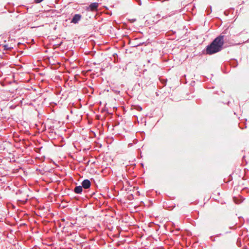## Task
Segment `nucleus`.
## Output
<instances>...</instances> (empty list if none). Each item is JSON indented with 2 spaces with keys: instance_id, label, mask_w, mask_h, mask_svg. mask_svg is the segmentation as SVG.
I'll return each instance as SVG.
<instances>
[{
  "instance_id": "1",
  "label": "nucleus",
  "mask_w": 249,
  "mask_h": 249,
  "mask_svg": "<svg viewBox=\"0 0 249 249\" xmlns=\"http://www.w3.org/2000/svg\"><path fill=\"white\" fill-rule=\"evenodd\" d=\"M224 36H219L215 38L210 45L207 46L206 53L212 54L220 51L224 43Z\"/></svg>"
},
{
  "instance_id": "2",
  "label": "nucleus",
  "mask_w": 249,
  "mask_h": 249,
  "mask_svg": "<svg viewBox=\"0 0 249 249\" xmlns=\"http://www.w3.org/2000/svg\"><path fill=\"white\" fill-rule=\"evenodd\" d=\"M99 6V3L97 2H94L91 3L88 7H87L88 10H90L91 11H97L98 7Z\"/></svg>"
},
{
  "instance_id": "3",
  "label": "nucleus",
  "mask_w": 249,
  "mask_h": 249,
  "mask_svg": "<svg viewBox=\"0 0 249 249\" xmlns=\"http://www.w3.org/2000/svg\"><path fill=\"white\" fill-rule=\"evenodd\" d=\"M91 183L89 179H85L82 182V186L84 189H88L90 187Z\"/></svg>"
},
{
  "instance_id": "4",
  "label": "nucleus",
  "mask_w": 249,
  "mask_h": 249,
  "mask_svg": "<svg viewBox=\"0 0 249 249\" xmlns=\"http://www.w3.org/2000/svg\"><path fill=\"white\" fill-rule=\"evenodd\" d=\"M81 16L79 14H75L73 17L71 22L76 24L80 20Z\"/></svg>"
},
{
  "instance_id": "5",
  "label": "nucleus",
  "mask_w": 249,
  "mask_h": 249,
  "mask_svg": "<svg viewBox=\"0 0 249 249\" xmlns=\"http://www.w3.org/2000/svg\"><path fill=\"white\" fill-rule=\"evenodd\" d=\"M82 186H76L74 189V191L76 194H80L82 191Z\"/></svg>"
},
{
  "instance_id": "6",
  "label": "nucleus",
  "mask_w": 249,
  "mask_h": 249,
  "mask_svg": "<svg viewBox=\"0 0 249 249\" xmlns=\"http://www.w3.org/2000/svg\"><path fill=\"white\" fill-rule=\"evenodd\" d=\"M2 47L4 50H9L12 48L11 47H9L8 45H4L2 46Z\"/></svg>"
},
{
  "instance_id": "7",
  "label": "nucleus",
  "mask_w": 249,
  "mask_h": 249,
  "mask_svg": "<svg viewBox=\"0 0 249 249\" xmlns=\"http://www.w3.org/2000/svg\"><path fill=\"white\" fill-rule=\"evenodd\" d=\"M43 0H35V2L36 3H38L42 1Z\"/></svg>"
},
{
  "instance_id": "8",
  "label": "nucleus",
  "mask_w": 249,
  "mask_h": 249,
  "mask_svg": "<svg viewBox=\"0 0 249 249\" xmlns=\"http://www.w3.org/2000/svg\"><path fill=\"white\" fill-rule=\"evenodd\" d=\"M68 224H69V226L71 227H72L74 225V224L71 222L69 223Z\"/></svg>"
}]
</instances>
